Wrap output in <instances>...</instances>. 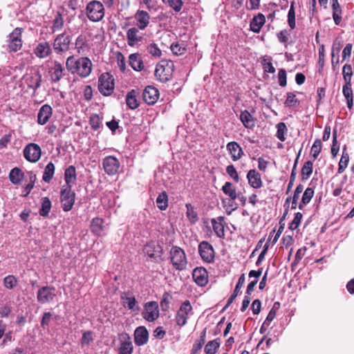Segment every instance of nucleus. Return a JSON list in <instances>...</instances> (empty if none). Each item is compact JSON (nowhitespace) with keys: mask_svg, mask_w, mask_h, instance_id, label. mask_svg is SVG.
Segmentation results:
<instances>
[{"mask_svg":"<svg viewBox=\"0 0 354 354\" xmlns=\"http://www.w3.org/2000/svg\"><path fill=\"white\" fill-rule=\"evenodd\" d=\"M138 92L134 89L129 91L126 97L127 105L131 109H136L139 106V102L138 100Z\"/></svg>","mask_w":354,"mask_h":354,"instance_id":"28","label":"nucleus"},{"mask_svg":"<svg viewBox=\"0 0 354 354\" xmlns=\"http://www.w3.org/2000/svg\"><path fill=\"white\" fill-rule=\"evenodd\" d=\"M64 67L58 62L55 61L53 66L49 69L50 80L53 82H58L64 75Z\"/></svg>","mask_w":354,"mask_h":354,"instance_id":"22","label":"nucleus"},{"mask_svg":"<svg viewBox=\"0 0 354 354\" xmlns=\"http://www.w3.org/2000/svg\"><path fill=\"white\" fill-rule=\"evenodd\" d=\"M176 319L178 326H184L187 323V311H178Z\"/></svg>","mask_w":354,"mask_h":354,"instance_id":"58","label":"nucleus"},{"mask_svg":"<svg viewBox=\"0 0 354 354\" xmlns=\"http://www.w3.org/2000/svg\"><path fill=\"white\" fill-rule=\"evenodd\" d=\"M147 51L151 55L156 57H160L162 55L161 50L155 43H151L147 46Z\"/></svg>","mask_w":354,"mask_h":354,"instance_id":"56","label":"nucleus"},{"mask_svg":"<svg viewBox=\"0 0 354 354\" xmlns=\"http://www.w3.org/2000/svg\"><path fill=\"white\" fill-rule=\"evenodd\" d=\"M75 199V193L72 191L71 185H64L60 193V201L64 212H68L72 209Z\"/></svg>","mask_w":354,"mask_h":354,"instance_id":"5","label":"nucleus"},{"mask_svg":"<svg viewBox=\"0 0 354 354\" xmlns=\"http://www.w3.org/2000/svg\"><path fill=\"white\" fill-rule=\"evenodd\" d=\"M23 29L21 28H15L8 36L7 46L9 53H15L19 50L22 47V35Z\"/></svg>","mask_w":354,"mask_h":354,"instance_id":"4","label":"nucleus"},{"mask_svg":"<svg viewBox=\"0 0 354 354\" xmlns=\"http://www.w3.org/2000/svg\"><path fill=\"white\" fill-rule=\"evenodd\" d=\"M186 216L191 223H195L198 220V214L195 211V208L190 203L186 204Z\"/></svg>","mask_w":354,"mask_h":354,"instance_id":"42","label":"nucleus"},{"mask_svg":"<svg viewBox=\"0 0 354 354\" xmlns=\"http://www.w3.org/2000/svg\"><path fill=\"white\" fill-rule=\"evenodd\" d=\"M66 66L72 74H77L82 77H88L92 71V62L86 57L77 58L70 56L66 59Z\"/></svg>","mask_w":354,"mask_h":354,"instance_id":"1","label":"nucleus"},{"mask_svg":"<svg viewBox=\"0 0 354 354\" xmlns=\"http://www.w3.org/2000/svg\"><path fill=\"white\" fill-rule=\"evenodd\" d=\"M248 184L254 189H259L263 186L261 175L256 169H250L247 174Z\"/></svg>","mask_w":354,"mask_h":354,"instance_id":"18","label":"nucleus"},{"mask_svg":"<svg viewBox=\"0 0 354 354\" xmlns=\"http://www.w3.org/2000/svg\"><path fill=\"white\" fill-rule=\"evenodd\" d=\"M265 23V16L262 13H258L252 19L250 24V28L253 32L259 33Z\"/></svg>","mask_w":354,"mask_h":354,"instance_id":"24","label":"nucleus"},{"mask_svg":"<svg viewBox=\"0 0 354 354\" xmlns=\"http://www.w3.org/2000/svg\"><path fill=\"white\" fill-rule=\"evenodd\" d=\"M41 154L40 147L35 143H30L24 149L25 158L30 162H37Z\"/></svg>","mask_w":354,"mask_h":354,"instance_id":"9","label":"nucleus"},{"mask_svg":"<svg viewBox=\"0 0 354 354\" xmlns=\"http://www.w3.org/2000/svg\"><path fill=\"white\" fill-rule=\"evenodd\" d=\"M226 149L230 155L231 159L234 162L239 160L244 155L243 149L235 141L228 142Z\"/></svg>","mask_w":354,"mask_h":354,"instance_id":"17","label":"nucleus"},{"mask_svg":"<svg viewBox=\"0 0 354 354\" xmlns=\"http://www.w3.org/2000/svg\"><path fill=\"white\" fill-rule=\"evenodd\" d=\"M342 93L346 98L348 108L352 109L353 106V93L351 82H345L342 88Z\"/></svg>","mask_w":354,"mask_h":354,"instance_id":"26","label":"nucleus"},{"mask_svg":"<svg viewBox=\"0 0 354 354\" xmlns=\"http://www.w3.org/2000/svg\"><path fill=\"white\" fill-rule=\"evenodd\" d=\"M313 164L311 161L308 160L304 162L301 170V176L303 180H307L313 173Z\"/></svg>","mask_w":354,"mask_h":354,"instance_id":"38","label":"nucleus"},{"mask_svg":"<svg viewBox=\"0 0 354 354\" xmlns=\"http://www.w3.org/2000/svg\"><path fill=\"white\" fill-rule=\"evenodd\" d=\"M171 50L174 55H181L186 53L187 48L183 43H173L170 46Z\"/></svg>","mask_w":354,"mask_h":354,"instance_id":"44","label":"nucleus"},{"mask_svg":"<svg viewBox=\"0 0 354 354\" xmlns=\"http://www.w3.org/2000/svg\"><path fill=\"white\" fill-rule=\"evenodd\" d=\"M116 58L118 65L120 68V70L122 72H124L126 70V64H125V58L124 55L120 52L116 53Z\"/></svg>","mask_w":354,"mask_h":354,"instance_id":"63","label":"nucleus"},{"mask_svg":"<svg viewBox=\"0 0 354 354\" xmlns=\"http://www.w3.org/2000/svg\"><path fill=\"white\" fill-rule=\"evenodd\" d=\"M284 104L286 106L295 107L299 105V101L294 93L289 92L287 93V97Z\"/></svg>","mask_w":354,"mask_h":354,"instance_id":"46","label":"nucleus"},{"mask_svg":"<svg viewBox=\"0 0 354 354\" xmlns=\"http://www.w3.org/2000/svg\"><path fill=\"white\" fill-rule=\"evenodd\" d=\"M302 217H303V215L301 212L296 213L294 219L292 221V222L290 224L289 228L291 230H296L299 227V225L301 223V221L302 219Z\"/></svg>","mask_w":354,"mask_h":354,"instance_id":"61","label":"nucleus"},{"mask_svg":"<svg viewBox=\"0 0 354 354\" xmlns=\"http://www.w3.org/2000/svg\"><path fill=\"white\" fill-rule=\"evenodd\" d=\"M315 194L314 189L312 187H307L301 197V202L299 203V209H303L304 206L310 203Z\"/></svg>","mask_w":354,"mask_h":354,"instance_id":"29","label":"nucleus"},{"mask_svg":"<svg viewBox=\"0 0 354 354\" xmlns=\"http://www.w3.org/2000/svg\"><path fill=\"white\" fill-rule=\"evenodd\" d=\"M127 38L128 45L129 46H134L142 40L143 35L139 32L138 27H133L127 30Z\"/></svg>","mask_w":354,"mask_h":354,"instance_id":"20","label":"nucleus"},{"mask_svg":"<svg viewBox=\"0 0 354 354\" xmlns=\"http://www.w3.org/2000/svg\"><path fill=\"white\" fill-rule=\"evenodd\" d=\"M206 339V328H205L201 333L200 339L194 344L192 350V354H196L200 351L205 342Z\"/></svg>","mask_w":354,"mask_h":354,"instance_id":"40","label":"nucleus"},{"mask_svg":"<svg viewBox=\"0 0 354 354\" xmlns=\"http://www.w3.org/2000/svg\"><path fill=\"white\" fill-rule=\"evenodd\" d=\"M325 49L324 45L319 48V60H318V72L320 75L323 74L324 66L325 63Z\"/></svg>","mask_w":354,"mask_h":354,"instance_id":"45","label":"nucleus"},{"mask_svg":"<svg viewBox=\"0 0 354 354\" xmlns=\"http://www.w3.org/2000/svg\"><path fill=\"white\" fill-rule=\"evenodd\" d=\"M53 113V109L48 104L43 105L37 114V122L39 124L44 125L48 121Z\"/></svg>","mask_w":354,"mask_h":354,"instance_id":"23","label":"nucleus"},{"mask_svg":"<svg viewBox=\"0 0 354 354\" xmlns=\"http://www.w3.org/2000/svg\"><path fill=\"white\" fill-rule=\"evenodd\" d=\"M129 65L136 71H141L144 68L143 62L138 53L131 54L129 57Z\"/></svg>","mask_w":354,"mask_h":354,"instance_id":"27","label":"nucleus"},{"mask_svg":"<svg viewBox=\"0 0 354 354\" xmlns=\"http://www.w3.org/2000/svg\"><path fill=\"white\" fill-rule=\"evenodd\" d=\"M240 120L245 128L251 129L254 126V120L252 115L247 110L241 111Z\"/></svg>","mask_w":354,"mask_h":354,"instance_id":"30","label":"nucleus"},{"mask_svg":"<svg viewBox=\"0 0 354 354\" xmlns=\"http://www.w3.org/2000/svg\"><path fill=\"white\" fill-rule=\"evenodd\" d=\"M134 18L140 30L145 29L149 24L150 16L147 11L138 10L136 12Z\"/></svg>","mask_w":354,"mask_h":354,"instance_id":"21","label":"nucleus"},{"mask_svg":"<svg viewBox=\"0 0 354 354\" xmlns=\"http://www.w3.org/2000/svg\"><path fill=\"white\" fill-rule=\"evenodd\" d=\"M299 151H301V150ZM299 154H300V152H299L298 156H297V158L295 160L293 168H292V171H291V174H290V180H289V183L288 184V187H287V190H286V194H287L289 193V192L292 189V187L293 186V184H294V182L295 180V178H296V166H297V160L299 158Z\"/></svg>","mask_w":354,"mask_h":354,"instance_id":"52","label":"nucleus"},{"mask_svg":"<svg viewBox=\"0 0 354 354\" xmlns=\"http://www.w3.org/2000/svg\"><path fill=\"white\" fill-rule=\"evenodd\" d=\"M221 189L223 192L231 199L235 200L237 198L236 188L232 183L226 182Z\"/></svg>","mask_w":354,"mask_h":354,"instance_id":"33","label":"nucleus"},{"mask_svg":"<svg viewBox=\"0 0 354 354\" xmlns=\"http://www.w3.org/2000/svg\"><path fill=\"white\" fill-rule=\"evenodd\" d=\"M51 209V202L48 197L42 198L41 206L39 209V214L41 216H47Z\"/></svg>","mask_w":354,"mask_h":354,"instance_id":"39","label":"nucleus"},{"mask_svg":"<svg viewBox=\"0 0 354 354\" xmlns=\"http://www.w3.org/2000/svg\"><path fill=\"white\" fill-rule=\"evenodd\" d=\"M124 307L133 310L136 304V300L133 297H122Z\"/></svg>","mask_w":354,"mask_h":354,"instance_id":"57","label":"nucleus"},{"mask_svg":"<svg viewBox=\"0 0 354 354\" xmlns=\"http://www.w3.org/2000/svg\"><path fill=\"white\" fill-rule=\"evenodd\" d=\"M277 138L281 142L285 141L286 140V133L288 131L286 125L284 122H279L277 124Z\"/></svg>","mask_w":354,"mask_h":354,"instance_id":"43","label":"nucleus"},{"mask_svg":"<svg viewBox=\"0 0 354 354\" xmlns=\"http://www.w3.org/2000/svg\"><path fill=\"white\" fill-rule=\"evenodd\" d=\"M167 2L176 12H179L183 6L182 0H167Z\"/></svg>","mask_w":354,"mask_h":354,"instance_id":"60","label":"nucleus"},{"mask_svg":"<svg viewBox=\"0 0 354 354\" xmlns=\"http://www.w3.org/2000/svg\"><path fill=\"white\" fill-rule=\"evenodd\" d=\"M64 26V19L62 17L61 14L58 13L54 20H53V24L52 26V30L53 32H56L59 30H61Z\"/></svg>","mask_w":354,"mask_h":354,"instance_id":"51","label":"nucleus"},{"mask_svg":"<svg viewBox=\"0 0 354 354\" xmlns=\"http://www.w3.org/2000/svg\"><path fill=\"white\" fill-rule=\"evenodd\" d=\"M194 281L200 286H205L208 283V274L207 270L203 267H197L192 272Z\"/></svg>","mask_w":354,"mask_h":354,"instance_id":"14","label":"nucleus"},{"mask_svg":"<svg viewBox=\"0 0 354 354\" xmlns=\"http://www.w3.org/2000/svg\"><path fill=\"white\" fill-rule=\"evenodd\" d=\"M241 287L237 286H235V288L234 290L232 295L230 297V298L227 300V304L223 308L222 310H226L230 306V304H232L233 302V301L236 299V297L241 292Z\"/></svg>","mask_w":354,"mask_h":354,"instance_id":"62","label":"nucleus"},{"mask_svg":"<svg viewBox=\"0 0 354 354\" xmlns=\"http://www.w3.org/2000/svg\"><path fill=\"white\" fill-rule=\"evenodd\" d=\"M17 284V279L12 275H8L3 279V285L8 289H12Z\"/></svg>","mask_w":354,"mask_h":354,"instance_id":"55","label":"nucleus"},{"mask_svg":"<svg viewBox=\"0 0 354 354\" xmlns=\"http://www.w3.org/2000/svg\"><path fill=\"white\" fill-rule=\"evenodd\" d=\"M220 339L218 338L208 342L204 348L205 353L206 354H215L220 346Z\"/></svg>","mask_w":354,"mask_h":354,"instance_id":"35","label":"nucleus"},{"mask_svg":"<svg viewBox=\"0 0 354 354\" xmlns=\"http://www.w3.org/2000/svg\"><path fill=\"white\" fill-rule=\"evenodd\" d=\"M143 251L150 258L151 261L154 262H158L161 259L163 254L162 247L153 241L147 243L145 245Z\"/></svg>","mask_w":354,"mask_h":354,"instance_id":"7","label":"nucleus"},{"mask_svg":"<svg viewBox=\"0 0 354 354\" xmlns=\"http://www.w3.org/2000/svg\"><path fill=\"white\" fill-rule=\"evenodd\" d=\"M55 288L50 286H45L40 288L37 292L38 301L41 303H47L53 301L55 297Z\"/></svg>","mask_w":354,"mask_h":354,"instance_id":"16","label":"nucleus"},{"mask_svg":"<svg viewBox=\"0 0 354 354\" xmlns=\"http://www.w3.org/2000/svg\"><path fill=\"white\" fill-rule=\"evenodd\" d=\"M343 78L345 82H351L353 70L351 64H346L342 68Z\"/></svg>","mask_w":354,"mask_h":354,"instance_id":"48","label":"nucleus"},{"mask_svg":"<svg viewBox=\"0 0 354 354\" xmlns=\"http://www.w3.org/2000/svg\"><path fill=\"white\" fill-rule=\"evenodd\" d=\"M71 37L65 32L58 35L53 42V49L57 53L66 52L68 50Z\"/></svg>","mask_w":354,"mask_h":354,"instance_id":"10","label":"nucleus"},{"mask_svg":"<svg viewBox=\"0 0 354 354\" xmlns=\"http://www.w3.org/2000/svg\"><path fill=\"white\" fill-rule=\"evenodd\" d=\"M88 41L86 35H79L75 41V48L77 50L78 53L84 52L88 49Z\"/></svg>","mask_w":354,"mask_h":354,"instance_id":"34","label":"nucleus"},{"mask_svg":"<svg viewBox=\"0 0 354 354\" xmlns=\"http://www.w3.org/2000/svg\"><path fill=\"white\" fill-rule=\"evenodd\" d=\"M86 15L91 21H100L104 16V8L102 3L97 1H91L86 6Z\"/></svg>","mask_w":354,"mask_h":354,"instance_id":"6","label":"nucleus"},{"mask_svg":"<svg viewBox=\"0 0 354 354\" xmlns=\"http://www.w3.org/2000/svg\"><path fill=\"white\" fill-rule=\"evenodd\" d=\"M41 82V75L39 73H37L35 75L30 77L28 86L29 87L33 88L34 90H36L40 86Z\"/></svg>","mask_w":354,"mask_h":354,"instance_id":"50","label":"nucleus"},{"mask_svg":"<svg viewBox=\"0 0 354 354\" xmlns=\"http://www.w3.org/2000/svg\"><path fill=\"white\" fill-rule=\"evenodd\" d=\"M198 252L203 261L208 263L214 261L215 252L213 246L209 242H201L198 245Z\"/></svg>","mask_w":354,"mask_h":354,"instance_id":"8","label":"nucleus"},{"mask_svg":"<svg viewBox=\"0 0 354 354\" xmlns=\"http://www.w3.org/2000/svg\"><path fill=\"white\" fill-rule=\"evenodd\" d=\"M51 48L50 44L46 42H41L36 46L34 53L39 58H46L51 53Z\"/></svg>","mask_w":354,"mask_h":354,"instance_id":"25","label":"nucleus"},{"mask_svg":"<svg viewBox=\"0 0 354 354\" xmlns=\"http://www.w3.org/2000/svg\"><path fill=\"white\" fill-rule=\"evenodd\" d=\"M142 315L148 322H153L159 317V311H142Z\"/></svg>","mask_w":354,"mask_h":354,"instance_id":"59","label":"nucleus"},{"mask_svg":"<svg viewBox=\"0 0 354 354\" xmlns=\"http://www.w3.org/2000/svg\"><path fill=\"white\" fill-rule=\"evenodd\" d=\"M149 339V333L145 326H139L134 331V342L140 346L146 344Z\"/></svg>","mask_w":354,"mask_h":354,"instance_id":"19","label":"nucleus"},{"mask_svg":"<svg viewBox=\"0 0 354 354\" xmlns=\"http://www.w3.org/2000/svg\"><path fill=\"white\" fill-rule=\"evenodd\" d=\"M98 90L103 95H111V74L109 73H104L99 77Z\"/></svg>","mask_w":354,"mask_h":354,"instance_id":"12","label":"nucleus"},{"mask_svg":"<svg viewBox=\"0 0 354 354\" xmlns=\"http://www.w3.org/2000/svg\"><path fill=\"white\" fill-rule=\"evenodd\" d=\"M159 91L153 86H147L143 91V100L149 105L154 104L159 98Z\"/></svg>","mask_w":354,"mask_h":354,"instance_id":"13","label":"nucleus"},{"mask_svg":"<svg viewBox=\"0 0 354 354\" xmlns=\"http://www.w3.org/2000/svg\"><path fill=\"white\" fill-rule=\"evenodd\" d=\"M172 299V295L170 293L165 292L160 301L162 310H167L169 308V304L171 302Z\"/></svg>","mask_w":354,"mask_h":354,"instance_id":"47","label":"nucleus"},{"mask_svg":"<svg viewBox=\"0 0 354 354\" xmlns=\"http://www.w3.org/2000/svg\"><path fill=\"white\" fill-rule=\"evenodd\" d=\"M103 220L100 218H95L91 224V231L96 235H100L103 230Z\"/></svg>","mask_w":354,"mask_h":354,"instance_id":"37","label":"nucleus"},{"mask_svg":"<svg viewBox=\"0 0 354 354\" xmlns=\"http://www.w3.org/2000/svg\"><path fill=\"white\" fill-rule=\"evenodd\" d=\"M174 64L161 61L156 65L155 76L160 82L165 83L171 80L173 74Z\"/></svg>","mask_w":354,"mask_h":354,"instance_id":"3","label":"nucleus"},{"mask_svg":"<svg viewBox=\"0 0 354 354\" xmlns=\"http://www.w3.org/2000/svg\"><path fill=\"white\" fill-rule=\"evenodd\" d=\"M212 228L216 235L221 239L225 237V227L227 225L225 218L223 216L211 219Z\"/></svg>","mask_w":354,"mask_h":354,"instance_id":"15","label":"nucleus"},{"mask_svg":"<svg viewBox=\"0 0 354 354\" xmlns=\"http://www.w3.org/2000/svg\"><path fill=\"white\" fill-rule=\"evenodd\" d=\"M158 207L161 210H165L168 207V196L166 192L160 193L156 198Z\"/></svg>","mask_w":354,"mask_h":354,"instance_id":"41","label":"nucleus"},{"mask_svg":"<svg viewBox=\"0 0 354 354\" xmlns=\"http://www.w3.org/2000/svg\"><path fill=\"white\" fill-rule=\"evenodd\" d=\"M322 148V144L320 139H316L311 147V153L314 160L317 159Z\"/></svg>","mask_w":354,"mask_h":354,"instance_id":"49","label":"nucleus"},{"mask_svg":"<svg viewBox=\"0 0 354 354\" xmlns=\"http://www.w3.org/2000/svg\"><path fill=\"white\" fill-rule=\"evenodd\" d=\"M23 176L21 170L18 167H15L10 171L9 178L13 184L18 185L21 183Z\"/></svg>","mask_w":354,"mask_h":354,"instance_id":"32","label":"nucleus"},{"mask_svg":"<svg viewBox=\"0 0 354 354\" xmlns=\"http://www.w3.org/2000/svg\"><path fill=\"white\" fill-rule=\"evenodd\" d=\"M279 41L286 46L288 40L289 33L286 30H283L279 32L277 35Z\"/></svg>","mask_w":354,"mask_h":354,"instance_id":"64","label":"nucleus"},{"mask_svg":"<svg viewBox=\"0 0 354 354\" xmlns=\"http://www.w3.org/2000/svg\"><path fill=\"white\" fill-rule=\"evenodd\" d=\"M169 259L173 268L176 270L182 271L187 268L188 261L186 254L179 246L171 247L169 251Z\"/></svg>","mask_w":354,"mask_h":354,"instance_id":"2","label":"nucleus"},{"mask_svg":"<svg viewBox=\"0 0 354 354\" xmlns=\"http://www.w3.org/2000/svg\"><path fill=\"white\" fill-rule=\"evenodd\" d=\"M119 340L118 354H132L133 346L129 335L127 333H122L119 336Z\"/></svg>","mask_w":354,"mask_h":354,"instance_id":"11","label":"nucleus"},{"mask_svg":"<svg viewBox=\"0 0 354 354\" xmlns=\"http://www.w3.org/2000/svg\"><path fill=\"white\" fill-rule=\"evenodd\" d=\"M226 172L234 181L238 183L240 180L238 172L233 165H230L226 167Z\"/></svg>","mask_w":354,"mask_h":354,"instance_id":"54","label":"nucleus"},{"mask_svg":"<svg viewBox=\"0 0 354 354\" xmlns=\"http://www.w3.org/2000/svg\"><path fill=\"white\" fill-rule=\"evenodd\" d=\"M288 23L291 29L295 28V12L294 8V2L291 3L288 13Z\"/></svg>","mask_w":354,"mask_h":354,"instance_id":"53","label":"nucleus"},{"mask_svg":"<svg viewBox=\"0 0 354 354\" xmlns=\"http://www.w3.org/2000/svg\"><path fill=\"white\" fill-rule=\"evenodd\" d=\"M55 173V165L52 162H50L45 167L43 174V180L46 183H49L53 178Z\"/></svg>","mask_w":354,"mask_h":354,"instance_id":"36","label":"nucleus"},{"mask_svg":"<svg viewBox=\"0 0 354 354\" xmlns=\"http://www.w3.org/2000/svg\"><path fill=\"white\" fill-rule=\"evenodd\" d=\"M64 178L66 185H71L76 180V171L75 167L73 165L69 166L64 172Z\"/></svg>","mask_w":354,"mask_h":354,"instance_id":"31","label":"nucleus"}]
</instances>
